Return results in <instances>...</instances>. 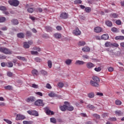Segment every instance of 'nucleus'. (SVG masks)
<instances>
[{"mask_svg": "<svg viewBox=\"0 0 124 124\" xmlns=\"http://www.w3.org/2000/svg\"><path fill=\"white\" fill-rule=\"evenodd\" d=\"M93 80L90 81V84L93 87H99V82H100V79L97 76H93Z\"/></svg>", "mask_w": 124, "mask_h": 124, "instance_id": "1", "label": "nucleus"}, {"mask_svg": "<svg viewBox=\"0 0 124 124\" xmlns=\"http://www.w3.org/2000/svg\"><path fill=\"white\" fill-rule=\"evenodd\" d=\"M0 52L6 55H11V54H12V51L10 49L4 47H0Z\"/></svg>", "mask_w": 124, "mask_h": 124, "instance_id": "2", "label": "nucleus"}, {"mask_svg": "<svg viewBox=\"0 0 124 124\" xmlns=\"http://www.w3.org/2000/svg\"><path fill=\"white\" fill-rule=\"evenodd\" d=\"M8 3L12 6H18L20 4V2L18 0H9Z\"/></svg>", "mask_w": 124, "mask_h": 124, "instance_id": "3", "label": "nucleus"}, {"mask_svg": "<svg viewBox=\"0 0 124 124\" xmlns=\"http://www.w3.org/2000/svg\"><path fill=\"white\" fill-rule=\"evenodd\" d=\"M34 105L35 106H42L43 107L45 105V103H43V100L38 99L34 102Z\"/></svg>", "mask_w": 124, "mask_h": 124, "instance_id": "4", "label": "nucleus"}, {"mask_svg": "<svg viewBox=\"0 0 124 124\" xmlns=\"http://www.w3.org/2000/svg\"><path fill=\"white\" fill-rule=\"evenodd\" d=\"M64 104L67 105V110L68 111H73V110H74V108L73 106H70V103H69V102L65 101L64 102Z\"/></svg>", "mask_w": 124, "mask_h": 124, "instance_id": "5", "label": "nucleus"}, {"mask_svg": "<svg viewBox=\"0 0 124 124\" xmlns=\"http://www.w3.org/2000/svg\"><path fill=\"white\" fill-rule=\"evenodd\" d=\"M73 33L75 34V35L78 36V35H81V31L79 30L78 27H76L75 30L73 31Z\"/></svg>", "mask_w": 124, "mask_h": 124, "instance_id": "6", "label": "nucleus"}, {"mask_svg": "<svg viewBox=\"0 0 124 124\" xmlns=\"http://www.w3.org/2000/svg\"><path fill=\"white\" fill-rule=\"evenodd\" d=\"M26 119V117L21 114H17L16 120V121H22L23 120H25Z\"/></svg>", "mask_w": 124, "mask_h": 124, "instance_id": "7", "label": "nucleus"}, {"mask_svg": "<svg viewBox=\"0 0 124 124\" xmlns=\"http://www.w3.org/2000/svg\"><path fill=\"white\" fill-rule=\"evenodd\" d=\"M60 17L61 19H67L68 18V14L66 13H62L60 15Z\"/></svg>", "mask_w": 124, "mask_h": 124, "instance_id": "8", "label": "nucleus"}, {"mask_svg": "<svg viewBox=\"0 0 124 124\" xmlns=\"http://www.w3.org/2000/svg\"><path fill=\"white\" fill-rule=\"evenodd\" d=\"M46 113L47 115H54V112L49 109V108L46 107L45 108Z\"/></svg>", "mask_w": 124, "mask_h": 124, "instance_id": "9", "label": "nucleus"}, {"mask_svg": "<svg viewBox=\"0 0 124 124\" xmlns=\"http://www.w3.org/2000/svg\"><path fill=\"white\" fill-rule=\"evenodd\" d=\"M86 67L88 69H92L93 67H94V64L91 62H88L86 64Z\"/></svg>", "mask_w": 124, "mask_h": 124, "instance_id": "10", "label": "nucleus"}, {"mask_svg": "<svg viewBox=\"0 0 124 124\" xmlns=\"http://www.w3.org/2000/svg\"><path fill=\"white\" fill-rule=\"evenodd\" d=\"M35 100V97L33 96H31L26 99L27 102H34Z\"/></svg>", "mask_w": 124, "mask_h": 124, "instance_id": "11", "label": "nucleus"}, {"mask_svg": "<svg viewBox=\"0 0 124 124\" xmlns=\"http://www.w3.org/2000/svg\"><path fill=\"white\" fill-rule=\"evenodd\" d=\"M94 31L95 32L97 33H99V32H101L102 31V28L100 27H96L94 29Z\"/></svg>", "mask_w": 124, "mask_h": 124, "instance_id": "12", "label": "nucleus"}, {"mask_svg": "<svg viewBox=\"0 0 124 124\" xmlns=\"http://www.w3.org/2000/svg\"><path fill=\"white\" fill-rule=\"evenodd\" d=\"M85 63H86V62L80 60H78L75 62L76 65H84Z\"/></svg>", "mask_w": 124, "mask_h": 124, "instance_id": "13", "label": "nucleus"}, {"mask_svg": "<svg viewBox=\"0 0 124 124\" xmlns=\"http://www.w3.org/2000/svg\"><path fill=\"white\" fill-rule=\"evenodd\" d=\"M60 109L62 112H65L67 110V105L66 104L63 105V106H61L60 107Z\"/></svg>", "mask_w": 124, "mask_h": 124, "instance_id": "14", "label": "nucleus"}, {"mask_svg": "<svg viewBox=\"0 0 124 124\" xmlns=\"http://www.w3.org/2000/svg\"><path fill=\"white\" fill-rule=\"evenodd\" d=\"M101 38L104 40H107L109 39V35L108 34H104L101 36Z\"/></svg>", "mask_w": 124, "mask_h": 124, "instance_id": "15", "label": "nucleus"}, {"mask_svg": "<svg viewBox=\"0 0 124 124\" xmlns=\"http://www.w3.org/2000/svg\"><path fill=\"white\" fill-rule=\"evenodd\" d=\"M12 25L14 26L18 25L19 24V21L17 19H13L11 20Z\"/></svg>", "mask_w": 124, "mask_h": 124, "instance_id": "16", "label": "nucleus"}, {"mask_svg": "<svg viewBox=\"0 0 124 124\" xmlns=\"http://www.w3.org/2000/svg\"><path fill=\"white\" fill-rule=\"evenodd\" d=\"M105 24L108 26V27H109L110 28L113 26V23H112V22L110 20L106 21L105 22Z\"/></svg>", "mask_w": 124, "mask_h": 124, "instance_id": "17", "label": "nucleus"}, {"mask_svg": "<svg viewBox=\"0 0 124 124\" xmlns=\"http://www.w3.org/2000/svg\"><path fill=\"white\" fill-rule=\"evenodd\" d=\"M82 50L83 52H90L91 51V48L89 46H85L82 48Z\"/></svg>", "mask_w": 124, "mask_h": 124, "instance_id": "18", "label": "nucleus"}, {"mask_svg": "<svg viewBox=\"0 0 124 124\" xmlns=\"http://www.w3.org/2000/svg\"><path fill=\"white\" fill-rule=\"evenodd\" d=\"M115 40H124V36H117L115 37Z\"/></svg>", "mask_w": 124, "mask_h": 124, "instance_id": "19", "label": "nucleus"}, {"mask_svg": "<svg viewBox=\"0 0 124 124\" xmlns=\"http://www.w3.org/2000/svg\"><path fill=\"white\" fill-rule=\"evenodd\" d=\"M54 36L55 38H57V39H60L62 37V34L59 33H56L54 34Z\"/></svg>", "mask_w": 124, "mask_h": 124, "instance_id": "20", "label": "nucleus"}, {"mask_svg": "<svg viewBox=\"0 0 124 124\" xmlns=\"http://www.w3.org/2000/svg\"><path fill=\"white\" fill-rule=\"evenodd\" d=\"M17 36L18 38H24L25 37V34L23 32H20L17 34Z\"/></svg>", "mask_w": 124, "mask_h": 124, "instance_id": "21", "label": "nucleus"}, {"mask_svg": "<svg viewBox=\"0 0 124 124\" xmlns=\"http://www.w3.org/2000/svg\"><path fill=\"white\" fill-rule=\"evenodd\" d=\"M115 113L117 116H123L124 115V113L121 110H116Z\"/></svg>", "mask_w": 124, "mask_h": 124, "instance_id": "22", "label": "nucleus"}, {"mask_svg": "<svg viewBox=\"0 0 124 124\" xmlns=\"http://www.w3.org/2000/svg\"><path fill=\"white\" fill-rule=\"evenodd\" d=\"M40 72L43 76H47L48 75V72L44 70H41Z\"/></svg>", "mask_w": 124, "mask_h": 124, "instance_id": "23", "label": "nucleus"}, {"mask_svg": "<svg viewBox=\"0 0 124 124\" xmlns=\"http://www.w3.org/2000/svg\"><path fill=\"white\" fill-rule=\"evenodd\" d=\"M45 29L46 31H48V32H50V31H53V29L50 26H46Z\"/></svg>", "mask_w": 124, "mask_h": 124, "instance_id": "24", "label": "nucleus"}, {"mask_svg": "<svg viewBox=\"0 0 124 124\" xmlns=\"http://www.w3.org/2000/svg\"><path fill=\"white\" fill-rule=\"evenodd\" d=\"M110 16L111 18H118L119 17V15L118 14L116 13H113L110 14Z\"/></svg>", "mask_w": 124, "mask_h": 124, "instance_id": "25", "label": "nucleus"}, {"mask_svg": "<svg viewBox=\"0 0 124 124\" xmlns=\"http://www.w3.org/2000/svg\"><path fill=\"white\" fill-rule=\"evenodd\" d=\"M27 11L29 13H32L34 11H35V9L32 8H28L27 9Z\"/></svg>", "mask_w": 124, "mask_h": 124, "instance_id": "26", "label": "nucleus"}, {"mask_svg": "<svg viewBox=\"0 0 124 124\" xmlns=\"http://www.w3.org/2000/svg\"><path fill=\"white\" fill-rule=\"evenodd\" d=\"M31 73L33 76H35V75H37L38 74V71H37V70L34 69L32 70Z\"/></svg>", "mask_w": 124, "mask_h": 124, "instance_id": "27", "label": "nucleus"}, {"mask_svg": "<svg viewBox=\"0 0 124 124\" xmlns=\"http://www.w3.org/2000/svg\"><path fill=\"white\" fill-rule=\"evenodd\" d=\"M88 97H89V98H93V97H94V93H88L87 94Z\"/></svg>", "mask_w": 124, "mask_h": 124, "instance_id": "28", "label": "nucleus"}, {"mask_svg": "<svg viewBox=\"0 0 124 124\" xmlns=\"http://www.w3.org/2000/svg\"><path fill=\"white\" fill-rule=\"evenodd\" d=\"M6 66L8 67H13V63L11 62H6Z\"/></svg>", "mask_w": 124, "mask_h": 124, "instance_id": "29", "label": "nucleus"}, {"mask_svg": "<svg viewBox=\"0 0 124 124\" xmlns=\"http://www.w3.org/2000/svg\"><path fill=\"white\" fill-rule=\"evenodd\" d=\"M92 116L93 117V118L97 119V120H99V119H100V116L96 113L93 114Z\"/></svg>", "mask_w": 124, "mask_h": 124, "instance_id": "30", "label": "nucleus"}, {"mask_svg": "<svg viewBox=\"0 0 124 124\" xmlns=\"http://www.w3.org/2000/svg\"><path fill=\"white\" fill-rule=\"evenodd\" d=\"M105 47H111L112 46V43L110 42H107L105 44Z\"/></svg>", "mask_w": 124, "mask_h": 124, "instance_id": "31", "label": "nucleus"}, {"mask_svg": "<svg viewBox=\"0 0 124 124\" xmlns=\"http://www.w3.org/2000/svg\"><path fill=\"white\" fill-rule=\"evenodd\" d=\"M4 89H5V90H8L9 91H10L13 90V87H12V86L8 85L5 86Z\"/></svg>", "mask_w": 124, "mask_h": 124, "instance_id": "32", "label": "nucleus"}, {"mask_svg": "<svg viewBox=\"0 0 124 124\" xmlns=\"http://www.w3.org/2000/svg\"><path fill=\"white\" fill-rule=\"evenodd\" d=\"M48 96H49L50 97H55L57 96V94L53 92H51L48 93Z\"/></svg>", "mask_w": 124, "mask_h": 124, "instance_id": "33", "label": "nucleus"}, {"mask_svg": "<svg viewBox=\"0 0 124 124\" xmlns=\"http://www.w3.org/2000/svg\"><path fill=\"white\" fill-rule=\"evenodd\" d=\"M72 62V60H70V59H68L65 62V63H66V64H67V65H70V64H71V63Z\"/></svg>", "mask_w": 124, "mask_h": 124, "instance_id": "34", "label": "nucleus"}, {"mask_svg": "<svg viewBox=\"0 0 124 124\" xmlns=\"http://www.w3.org/2000/svg\"><path fill=\"white\" fill-rule=\"evenodd\" d=\"M31 116H35L36 117H38V112L35 110L32 111Z\"/></svg>", "mask_w": 124, "mask_h": 124, "instance_id": "35", "label": "nucleus"}, {"mask_svg": "<svg viewBox=\"0 0 124 124\" xmlns=\"http://www.w3.org/2000/svg\"><path fill=\"white\" fill-rule=\"evenodd\" d=\"M23 47L26 49H29V48H30V45L27 42H24Z\"/></svg>", "mask_w": 124, "mask_h": 124, "instance_id": "36", "label": "nucleus"}, {"mask_svg": "<svg viewBox=\"0 0 124 124\" xmlns=\"http://www.w3.org/2000/svg\"><path fill=\"white\" fill-rule=\"evenodd\" d=\"M16 58L18 60H20L21 61H23V62H25V61H26V58H25V57L17 56Z\"/></svg>", "mask_w": 124, "mask_h": 124, "instance_id": "37", "label": "nucleus"}, {"mask_svg": "<svg viewBox=\"0 0 124 124\" xmlns=\"http://www.w3.org/2000/svg\"><path fill=\"white\" fill-rule=\"evenodd\" d=\"M23 124H33V122L32 121H24L23 122Z\"/></svg>", "mask_w": 124, "mask_h": 124, "instance_id": "38", "label": "nucleus"}, {"mask_svg": "<svg viewBox=\"0 0 124 124\" xmlns=\"http://www.w3.org/2000/svg\"><path fill=\"white\" fill-rule=\"evenodd\" d=\"M47 64L49 68H52V65H53V64L52 63V61H51V60L48 61Z\"/></svg>", "mask_w": 124, "mask_h": 124, "instance_id": "39", "label": "nucleus"}, {"mask_svg": "<svg viewBox=\"0 0 124 124\" xmlns=\"http://www.w3.org/2000/svg\"><path fill=\"white\" fill-rule=\"evenodd\" d=\"M86 45V42L84 41H79L78 43V45L79 46H84V45Z\"/></svg>", "mask_w": 124, "mask_h": 124, "instance_id": "40", "label": "nucleus"}, {"mask_svg": "<svg viewBox=\"0 0 124 124\" xmlns=\"http://www.w3.org/2000/svg\"><path fill=\"white\" fill-rule=\"evenodd\" d=\"M87 108H89L90 110H93V109H94L95 107L93 105H89L87 106Z\"/></svg>", "mask_w": 124, "mask_h": 124, "instance_id": "41", "label": "nucleus"}, {"mask_svg": "<svg viewBox=\"0 0 124 124\" xmlns=\"http://www.w3.org/2000/svg\"><path fill=\"white\" fill-rule=\"evenodd\" d=\"M111 30L112 32H119V31L118 30V29L115 27H112Z\"/></svg>", "mask_w": 124, "mask_h": 124, "instance_id": "42", "label": "nucleus"}, {"mask_svg": "<svg viewBox=\"0 0 124 124\" xmlns=\"http://www.w3.org/2000/svg\"><path fill=\"white\" fill-rule=\"evenodd\" d=\"M6 20V18L4 17H0V23H4Z\"/></svg>", "mask_w": 124, "mask_h": 124, "instance_id": "43", "label": "nucleus"}, {"mask_svg": "<svg viewBox=\"0 0 124 124\" xmlns=\"http://www.w3.org/2000/svg\"><path fill=\"white\" fill-rule=\"evenodd\" d=\"M35 11H36V12H42L43 11V10H42V8H37L35 9Z\"/></svg>", "mask_w": 124, "mask_h": 124, "instance_id": "44", "label": "nucleus"}, {"mask_svg": "<svg viewBox=\"0 0 124 124\" xmlns=\"http://www.w3.org/2000/svg\"><path fill=\"white\" fill-rule=\"evenodd\" d=\"M85 10L87 13H89V12L92 11V9L90 7H86L85 8Z\"/></svg>", "mask_w": 124, "mask_h": 124, "instance_id": "45", "label": "nucleus"}, {"mask_svg": "<svg viewBox=\"0 0 124 124\" xmlns=\"http://www.w3.org/2000/svg\"><path fill=\"white\" fill-rule=\"evenodd\" d=\"M116 105H122V101L120 100H116L115 102Z\"/></svg>", "mask_w": 124, "mask_h": 124, "instance_id": "46", "label": "nucleus"}, {"mask_svg": "<svg viewBox=\"0 0 124 124\" xmlns=\"http://www.w3.org/2000/svg\"><path fill=\"white\" fill-rule=\"evenodd\" d=\"M3 121L4 122H5L6 123H7V124H12V122H11V121L8 120V119H3Z\"/></svg>", "mask_w": 124, "mask_h": 124, "instance_id": "47", "label": "nucleus"}, {"mask_svg": "<svg viewBox=\"0 0 124 124\" xmlns=\"http://www.w3.org/2000/svg\"><path fill=\"white\" fill-rule=\"evenodd\" d=\"M111 46L112 47H115L116 48H117L118 47H119V44H118V43H111Z\"/></svg>", "mask_w": 124, "mask_h": 124, "instance_id": "48", "label": "nucleus"}, {"mask_svg": "<svg viewBox=\"0 0 124 124\" xmlns=\"http://www.w3.org/2000/svg\"><path fill=\"white\" fill-rule=\"evenodd\" d=\"M31 55H34L35 56H38L39 55V53L37 51H31Z\"/></svg>", "mask_w": 124, "mask_h": 124, "instance_id": "49", "label": "nucleus"}, {"mask_svg": "<svg viewBox=\"0 0 124 124\" xmlns=\"http://www.w3.org/2000/svg\"><path fill=\"white\" fill-rule=\"evenodd\" d=\"M50 122L53 124H56L57 123V121L55 118H50Z\"/></svg>", "mask_w": 124, "mask_h": 124, "instance_id": "50", "label": "nucleus"}, {"mask_svg": "<svg viewBox=\"0 0 124 124\" xmlns=\"http://www.w3.org/2000/svg\"><path fill=\"white\" fill-rule=\"evenodd\" d=\"M58 86L60 89H62L63 87V83L62 82H59L58 83Z\"/></svg>", "mask_w": 124, "mask_h": 124, "instance_id": "51", "label": "nucleus"}, {"mask_svg": "<svg viewBox=\"0 0 124 124\" xmlns=\"http://www.w3.org/2000/svg\"><path fill=\"white\" fill-rule=\"evenodd\" d=\"M116 25H118V26H121L122 25V21L121 20H117L116 21Z\"/></svg>", "mask_w": 124, "mask_h": 124, "instance_id": "52", "label": "nucleus"}, {"mask_svg": "<svg viewBox=\"0 0 124 124\" xmlns=\"http://www.w3.org/2000/svg\"><path fill=\"white\" fill-rule=\"evenodd\" d=\"M26 35L27 36L31 37V35H32V34L31 33V32L30 31H27L26 32Z\"/></svg>", "mask_w": 124, "mask_h": 124, "instance_id": "53", "label": "nucleus"}, {"mask_svg": "<svg viewBox=\"0 0 124 124\" xmlns=\"http://www.w3.org/2000/svg\"><path fill=\"white\" fill-rule=\"evenodd\" d=\"M7 75L8 76V77H12L13 76V73H12L11 72H8L7 73Z\"/></svg>", "mask_w": 124, "mask_h": 124, "instance_id": "54", "label": "nucleus"}, {"mask_svg": "<svg viewBox=\"0 0 124 124\" xmlns=\"http://www.w3.org/2000/svg\"><path fill=\"white\" fill-rule=\"evenodd\" d=\"M0 10H1L2 11H5V10H6V7L3 6H0Z\"/></svg>", "mask_w": 124, "mask_h": 124, "instance_id": "55", "label": "nucleus"}, {"mask_svg": "<svg viewBox=\"0 0 124 124\" xmlns=\"http://www.w3.org/2000/svg\"><path fill=\"white\" fill-rule=\"evenodd\" d=\"M31 87H32V88H34V89H38V85H36L35 84H32Z\"/></svg>", "mask_w": 124, "mask_h": 124, "instance_id": "56", "label": "nucleus"}, {"mask_svg": "<svg viewBox=\"0 0 124 124\" xmlns=\"http://www.w3.org/2000/svg\"><path fill=\"white\" fill-rule=\"evenodd\" d=\"M6 56L4 55H0V60H5Z\"/></svg>", "mask_w": 124, "mask_h": 124, "instance_id": "57", "label": "nucleus"}, {"mask_svg": "<svg viewBox=\"0 0 124 124\" xmlns=\"http://www.w3.org/2000/svg\"><path fill=\"white\" fill-rule=\"evenodd\" d=\"M101 70V68L100 67H98V68H95L94 71H96L97 72H99Z\"/></svg>", "mask_w": 124, "mask_h": 124, "instance_id": "58", "label": "nucleus"}, {"mask_svg": "<svg viewBox=\"0 0 124 124\" xmlns=\"http://www.w3.org/2000/svg\"><path fill=\"white\" fill-rule=\"evenodd\" d=\"M35 62H41V60L40 59V58L37 57L36 58H35Z\"/></svg>", "mask_w": 124, "mask_h": 124, "instance_id": "59", "label": "nucleus"}, {"mask_svg": "<svg viewBox=\"0 0 124 124\" xmlns=\"http://www.w3.org/2000/svg\"><path fill=\"white\" fill-rule=\"evenodd\" d=\"M96 95H98L99 96H103V93L97 92L96 93Z\"/></svg>", "mask_w": 124, "mask_h": 124, "instance_id": "60", "label": "nucleus"}, {"mask_svg": "<svg viewBox=\"0 0 124 124\" xmlns=\"http://www.w3.org/2000/svg\"><path fill=\"white\" fill-rule=\"evenodd\" d=\"M82 58L85 60H88L90 57L88 55H84L82 56Z\"/></svg>", "mask_w": 124, "mask_h": 124, "instance_id": "61", "label": "nucleus"}, {"mask_svg": "<svg viewBox=\"0 0 124 124\" xmlns=\"http://www.w3.org/2000/svg\"><path fill=\"white\" fill-rule=\"evenodd\" d=\"M109 120L111 121H114L115 122V121H117V118L115 117H112V118H109Z\"/></svg>", "mask_w": 124, "mask_h": 124, "instance_id": "62", "label": "nucleus"}, {"mask_svg": "<svg viewBox=\"0 0 124 124\" xmlns=\"http://www.w3.org/2000/svg\"><path fill=\"white\" fill-rule=\"evenodd\" d=\"M75 3H78L79 4H81V3H82V0H76V1H75Z\"/></svg>", "mask_w": 124, "mask_h": 124, "instance_id": "63", "label": "nucleus"}, {"mask_svg": "<svg viewBox=\"0 0 124 124\" xmlns=\"http://www.w3.org/2000/svg\"><path fill=\"white\" fill-rule=\"evenodd\" d=\"M46 88H47V89H52V86H51L50 84L47 83L46 85Z\"/></svg>", "mask_w": 124, "mask_h": 124, "instance_id": "64", "label": "nucleus"}]
</instances>
